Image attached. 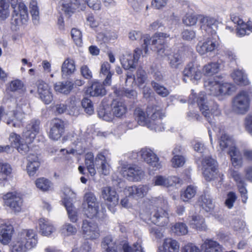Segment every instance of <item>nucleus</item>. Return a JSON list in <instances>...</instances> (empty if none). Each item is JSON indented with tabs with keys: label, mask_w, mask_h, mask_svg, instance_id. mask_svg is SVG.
<instances>
[{
	"label": "nucleus",
	"mask_w": 252,
	"mask_h": 252,
	"mask_svg": "<svg viewBox=\"0 0 252 252\" xmlns=\"http://www.w3.org/2000/svg\"><path fill=\"white\" fill-rule=\"evenodd\" d=\"M134 115L140 125L145 126L155 131H161L164 129L161 122L163 116L160 109L156 106H148L146 112L140 108H136Z\"/></svg>",
	"instance_id": "nucleus-1"
},
{
	"label": "nucleus",
	"mask_w": 252,
	"mask_h": 252,
	"mask_svg": "<svg viewBox=\"0 0 252 252\" xmlns=\"http://www.w3.org/2000/svg\"><path fill=\"white\" fill-rule=\"evenodd\" d=\"M84 210L87 219L83 220L82 229L86 239H93L94 235V195L88 192L84 197Z\"/></svg>",
	"instance_id": "nucleus-2"
},
{
	"label": "nucleus",
	"mask_w": 252,
	"mask_h": 252,
	"mask_svg": "<svg viewBox=\"0 0 252 252\" xmlns=\"http://www.w3.org/2000/svg\"><path fill=\"white\" fill-rule=\"evenodd\" d=\"M218 143L221 151L228 150L227 153L231 157L232 165L234 167L241 166L242 158L233 139L225 133H222L218 139Z\"/></svg>",
	"instance_id": "nucleus-3"
},
{
	"label": "nucleus",
	"mask_w": 252,
	"mask_h": 252,
	"mask_svg": "<svg viewBox=\"0 0 252 252\" xmlns=\"http://www.w3.org/2000/svg\"><path fill=\"white\" fill-rule=\"evenodd\" d=\"M191 91V94L189 96V102L191 104H193L195 102L197 103L200 110L213 127L214 122L212 121L211 117H214V116H219L220 114V110L219 108L218 105H215L210 111L208 106L206 104L205 94L203 93H201L196 96L195 93H194V91L192 90Z\"/></svg>",
	"instance_id": "nucleus-4"
},
{
	"label": "nucleus",
	"mask_w": 252,
	"mask_h": 252,
	"mask_svg": "<svg viewBox=\"0 0 252 252\" xmlns=\"http://www.w3.org/2000/svg\"><path fill=\"white\" fill-rule=\"evenodd\" d=\"M30 104L27 100L24 99L20 101L15 109L7 116L5 119L6 124L13 127L22 126L25 116L30 111Z\"/></svg>",
	"instance_id": "nucleus-5"
},
{
	"label": "nucleus",
	"mask_w": 252,
	"mask_h": 252,
	"mask_svg": "<svg viewBox=\"0 0 252 252\" xmlns=\"http://www.w3.org/2000/svg\"><path fill=\"white\" fill-rule=\"evenodd\" d=\"M169 35L167 33L159 32L156 33L152 37L146 34L144 36V43L142 45L145 55L148 53L149 46H151L152 50L156 51L161 56L166 55L164 53V39L169 37Z\"/></svg>",
	"instance_id": "nucleus-6"
},
{
	"label": "nucleus",
	"mask_w": 252,
	"mask_h": 252,
	"mask_svg": "<svg viewBox=\"0 0 252 252\" xmlns=\"http://www.w3.org/2000/svg\"><path fill=\"white\" fill-rule=\"evenodd\" d=\"M155 206L151 213L152 222L157 225L163 226L168 223V213L166 210L167 201L162 198L156 199Z\"/></svg>",
	"instance_id": "nucleus-7"
},
{
	"label": "nucleus",
	"mask_w": 252,
	"mask_h": 252,
	"mask_svg": "<svg viewBox=\"0 0 252 252\" xmlns=\"http://www.w3.org/2000/svg\"><path fill=\"white\" fill-rule=\"evenodd\" d=\"M11 4L13 13L11 19V24L15 29L25 24L28 20V9L22 1L12 0Z\"/></svg>",
	"instance_id": "nucleus-8"
},
{
	"label": "nucleus",
	"mask_w": 252,
	"mask_h": 252,
	"mask_svg": "<svg viewBox=\"0 0 252 252\" xmlns=\"http://www.w3.org/2000/svg\"><path fill=\"white\" fill-rule=\"evenodd\" d=\"M250 98L248 93L241 91L234 97L232 109L237 113L244 114L248 110Z\"/></svg>",
	"instance_id": "nucleus-9"
},
{
	"label": "nucleus",
	"mask_w": 252,
	"mask_h": 252,
	"mask_svg": "<svg viewBox=\"0 0 252 252\" xmlns=\"http://www.w3.org/2000/svg\"><path fill=\"white\" fill-rule=\"evenodd\" d=\"M145 56L144 51L140 48H136L134 50L133 55L130 53H126L123 55L120 58V61L122 65L125 69H134L136 68L137 63L141 55Z\"/></svg>",
	"instance_id": "nucleus-10"
},
{
	"label": "nucleus",
	"mask_w": 252,
	"mask_h": 252,
	"mask_svg": "<svg viewBox=\"0 0 252 252\" xmlns=\"http://www.w3.org/2000/svg\"><path fill=\"white\" fill-rule=\"evenodd\" d=\"M4 204L15 212L21 211L23 199L20 194L16 192H10L2 196Z\"/></svg>",
	"instance_id": "nucleus-11"
},
{
	"label": "nucleus",
	"mask_w": 252,
	"mask_h": 252,
	"mask_svg": "<svg viewBox=\"0 0 252 252\" xmlns=\"http://www.w3.org/2000/svg\"><path fill=\"white\" fill-rule=\"evenodd\" d=\"M64 194L66 197L63 200V203L67 212L69 220L72 222H75L78 220L77 211L74 207L70 199L75 198L76 194L69 188H66L64 189Z\"/></svg>",
	"instance_id": "nucleus-12"
},
{
	"label": "nucleus",
	"mask_w": 252,
	"mask_h": 252,
	"mask_svg": "<svg viewBox=\"0 0 252 252\" xmlns=\"http://www.w3.org/2000/svg\"><path fill=\"white\" fill-rule=\"evenodd\" d=\"M37 93L40 99L45 104L50 103L53 99L51 89L48 84L39 80L36 82Z\"/></svg>",
	"instance_id": "nucleus-13"
},
{
	"label": "nucleus",
	"mask_w": 252,
	"mask_h": 252,
	"mask_svg": "<svg viewBox=\"0 0 252 252\" xmlns=\"http://www.w3.org/2000/svg\"><path fill=\"white\" fill-rule=\"evenodd\" d=\"M140 154L141 158L150 166L159 169L161 168L159 159L157 155L151 149L144 148L141 150Z\"/></svg>",
	"instance_id": "nucleus-14"
},
{
	"label": "nucleus",
	"mask_w": 252,
	"mask_h": 252,
	"mask_svg": "<svg viewBox=\"0 0 252 252\" xmlns=\"http://www.w3.org/2000/svg\"><path fill=\"white\" fill-rule=\"evenodd\" d=\"M121 172L124 177L133 181H139L144 175V172L141 168L135 165L124 167Z\"/></svg>",
	"instance_id": "nucleus-15"
},
{
	"label": "nucleus",
	"mask_w": 252,
	"mask_h": 252,
	"mask_svg": "<svg viewBox=\"0 0 252 252\" xmlns=\"http://www.w3.org/2000/svg\"><path fill=\"white\" fill-rule=\"evenodd\" d=\"M199 22L202 30L206 31L211 35L216 33L219 24V21L216 19L211 16L201 15L199 16Z\"/></svg>",
	"instance_id": "nucleus-16"
},
{
	"label": "nucleus",
	"mask_w": 252,
	"mask_h": 252,
	"mask_svg": "<svg viewBox=\"0 0 252 252\" xmlns=\"http://www.w3.org/2000/svg\"><path fill=\"white\" fill-rule=\"evenodd\" d=\"M82 4H83V0H76L73 3L69 0H65L60 2L61 10L68 17L75 11V10L77 9L83 10L84 6Z\"/></svg>",
	"instance_id": "nucleus-17"
},
{
	"label": "nucleus",
	"mask_w": 252,
	"mask_h": 252,
	"mask_svg": "<svg viewBox=\"0 0 252 252\" xmlns=\"http://www.w3.org/2000/svg\"><path fill=\"white\" fill-rule=\"evenodd\" d=\"M64 122L61 119H55L53 121L49 136L53 140H58L62 136L64 130Z\"/></svg>",
	"instance_id": "nucleus-18"
},
{
	"label": "nucleus",
	"mask_w": 252,
	"mask_h": 252,
	"mask_svg": "<svg viewBox=\"0 0 252 252\" xmlns=\"http://www.w3.org/2000/svg\"><path fill=\"white\" fill-rule=\"evenodd\" d=\"M20 240L24 241V243L29 247V249L33 248L37 244V236L32 229L23 230L17 236Z\"/></svg>",
	"instance_id": "nucleus-19"
},
{
	"label": "nucleus",
	"mask_w": 252,
	"mask_h": 252,
	"mask_svg": "<svg viewBox=\"0 0 252 252\" xmlns=\"http://www.w3.org/2000/svg\"><path fill=\"white\" fill-rule=\"evenodd\" d=\"M183 74L190 80H198L202 77L200 65L196 63H189L185 68Z\"/></svg>",
	"instance_id": "nucleus-20"
},
{
	"label": "nucleus",
	"mask_w": 252,
	"mask_h": 252,
	"mask_svg": "<svg viewBox=\"0 0 252 252\" xmlns=\"http://www.w3.org/2000/svg\"><path fill=\"white\" fill-rule=\"evenodd\" d=\"M149 190L147 185L132 186L127 187L125 189V192L128 196H131L135 199L143 197Z\"/></svg>",
	"instance_id": "nucleus-21"
},
{
	"label": "nucleus",
	"mask_w": 252,
	"mask_h": 252,
	"mask_svg": "<svg viewBox=\"0 0 252 252\" xmlns=\"http://www.w3.org/2000/svg\"><path fill=\"white\" fill-rule=\"evenodd\" d=\"M40 121L38 120L32 119L27 125L26 131L24 132V137L27 142H32L38 133L39 130Z\"/></svg>",
	"instance_id": "nucleus-22"
},
{
	"label": "nucleus",
	"mask_w": 252,
	"mask_h": 252,
	"mask_svg": "<svg viewBox=\"0 0 252 252\" xmlns=\"http://www.w3.org/2000/svg\"><path fill=\"white\" fill-rule=\"evenodd\" d=\"M181 179L176 176L165 177L162 176H157L154 180L155 186H160L165 187L173 186L181 183Z\"/></svg>",
	"instance_id": "nucleus-23"
},
{
	"label": "nucleus",
	"mask_w": 252,
	"mask_h": 252,
	"mask_svg": "<svg viewBox=\"0 0 252 252\" xmlns=\"http://www.w3.org/2000/svg\"><path fill=\"white\" fill-rule=\"evenodd\" d=\"M101 197L106 201L115 205L118 203L119 196L115 189L109 186L101 189Z\"/></svg>",
	"instance_id": "nucleus-24"
},
{
	"label": "nucleus",
	"mask_w": 252,
	"mask_h": 252,
	"mask_svg": "<svg viewBox=\"0 0 252 252\" xmlns=\"http://www.w3.org/2000/svg\"><path fill=\"white\" fill-rule=\"evenodd\" d=\"M218 43L212 38H208L203 42H199L197 47V52L201 55L214 51L218 46Z\"/></svg>",
	"instance_id": "nucleus-25"
},
{
	"label": "nucleus",
	"mask_w": 252,
	"mask_h": 252,
	"mask_svg": "<svg viewBox=\"0 0 252 252\" xmlns=\"http://www.w3.org/2000/svg\"><path fill=\"white\" fill-rule=\"evenodd\" d=\"M14 228L10 224L0 226V242L3 245H7L11 241Z\"/></svg>",
	"instance_id": "nucleus-26"
},
{
	"label": "nucleus",
	"mask_w": 252,
	"mask_h": 252,
	"mask_svg": "<svg viewBox=\"0 0 252 252\" xmlns=\"http://www.w3.org/2000/svg\"><path fill=\"white\" fill-rule=\"evenodd\" d=\"M27 170L30 176H34L38 169L40 163L38 157L33 154H30L27 157Z\"/></svg>",
	"instance_id": "nucleus-27"
},
{
	"label": "nucleus",
	"mask_w": 252,
	"mask_h": 252,
	"mask_svg": "<svg viewBox=\"0 0 252 252\" xmlns=\"http://www.w3.org/2000/svg\"><path fill=\"white\" fill-rule=\"evenodd\" d=\"M202 252H223V248L217 241L206 239L201 246Z\"/></svg>",
	"instance_id": "nucleus-28"
},
{
	"label": "nucleus",
	"mask_w": 252,
	"mask_h": 252,
	"mask_svg": "<svg viewBox=\"0 0 252 252\" xmlns=\"http://www.w3.org/2000/svg\"><path fill=\"white\" fill-rule=\"evenodd\" d=\"M95 164L97 169L100 176H106L110 173V167L106 162L105 157L101 154H98L95 158Z\"/></svg>",
	"instance_id": "nucleus-29"
},
{
	"label": "nucleus",
	"mask_w": 252,
	"mask_h": 252,
	"mask_svg": "<svg viewBox=\"0 0 252 252\" xmlns=\"http://www.w3.org/2000/svg\"><path fill=\"white\" fill-rule=\"evenodd\" d=\"M126 111V107L123 101L119 99H115L111 103V113L114 116L120 117Z\"/></svg>",
	"instance_id": "nucleus-30"
},
{
	"label": "nucleus",
	"mask_w": 252,
	"mask_h": 252,
	"mask_svg": "<svg viewBox=\"0 0 252 252\" xmlns=\"http://www.w3.org/2000/svg\"><path fill=\"white\" fill-rule=\"evenodd\" d=\"M189 222L191 227L198 231H206L207 226L204 218L200 215H193L189 217Z\"/></svg>",
	"instance_id": "nucleus-31"
},
{
	"label": "nucleus",
	"mask_w": 252,
	"mask_h": 252,
	"mask_svg": "<svg viewBox=\"0 0 252 252\" xmlns=\"http://www.w3.org/2000/svg\"><path fill=\"white\" fill-rule=\"evenodd\" d=\"M180 245L175 240L166 238L164 240L162 247L159 249L158 252H179Z\"/></svg>",
	"instance_id": "nucleus-32"
},
{
	"label": "nucleus",
	"mask_w": 252,
	"mask_h": 252,
	"mask_svg": "<svg viewBox=\"0 0 252 252\" xmlns=\"http://www.w3.org/2000/svg\"><path fill=\"white\" fill-rule=\"evenodd\" d=\"M12 172L11 166L0 160V186L4 187L8 182V177Z\"/></svg>",
	"instance_id": "nucleus-33"
},
{
	"label": "nucleus",
	"mask_w": 252,
	"mask_h": 252,
	"mask_svg": "<svg viewBox=\"0 0 252 252\" xmlns=\"http://www.w3.org/2000/svg\"><path fill=\"white\" fill-rule=\"evenodd\" d=\"M110 64L107 62L103 63L100 67L99 75L101 77H105L103 84L105 85H110L111 83V77L113 72L110 71Z\"/></svg>",
	"instance_id": "nucleus-34"
},
{
	"label": "nucleus",
	"mask_w": 252,
	"mask_h": 252,
	"mask_svg": "<svg viewBox=\"0 0 252 252\" xmlns=\"http://www.w3.org/2000/svg\"><path fill=\"white\" fill-rule=\"evenodd\" d=\"M74 83L69 80L58 82L54 85L56 92L64 94H69L73 88Z\"/></svg>",
	"instance_id": "nucleus-35"
},
{
	"label": "nucleus",
	"mask_w": 252,
	"mask_h": 252,
	"mask_svg": "<svg viewBox=\"0 0 252 252\" xmlns=\"http://www.w3.org/2000/svg\"><path fill=\"white\" fill-rule=\"evenodd\" d=\"M40 231L45 236L50 235L55 230L51 222L46 219L41 218L38 220Z\"/></svg>",
	"instance_id": "nucleus-36"
},
{
	"label": "nucleus",
	"mask_w": 252,
	"mask_h": 252,
	"mask_svg": "<svg viewBox=\"0 0 252 252\" xmlns=\"http://www.w3.org/2000/svg\"><path fill=\"white\" fill-rule=\"evenodd\" d=\"M62 76H68L72 74L75 70L74 62L73 60L67 58L63 63L62 66Z\"/></svg>",
	"instance_id": "nucleus-37"
},
{
	"label": "nucleus",
	"mask_w": 252,
	"mask_h": 252,
	"mask_svg": "<svg viewBox=\"0 0 252 252\" xmlns=\"http://www.w3.org/2000/svg\"><path fill=\"white\" fill-rule=\"evenodd\" d=\"M98 116L106 121H110L113 118V115L108 105H100L97 110Z\"/></svg>",
	"instance_id": "nucleus-38"
},
{
	"label": "nucleus",
	"mask_w": 252,
	"mask_h": 252,
	"mask_svg": "<svg viewBox=\"0 0 252 252\" xmlns=\"http://www.w3.org/2000/svg\"><path fill=\"white\" fill-rule=\"evenodd\" d=\"M204 86L207 90L210 92V94L214 96H219L220 83L218 82L210 79L205 82Z\"/></svg>",
	"instance_id": "nucleus-39"
},
{
	"label": "nucleus",
	"mask_w": 252,
	"mask_h": 252,
	"mask_svg": "<svg viewBox=\"0 0 252 252\" xmlns=\"http://www.w3.org/2000/svg\"><path fill=\"white\" fill-rule=\"evenodd\" d=\"M168 56V61L170 67L172 69H177L182 63V58L178 52L172 53Z\"/></svg>",
	"instance_id": "nucleus-40"
},
{
	"label": "nucleus",
	"mask_w": 252,
	"mask_h": 252,
	"mask_svg": "<svg viewBox=\"0 0 252 252\" xmlns=\"http://www.w3.org/2000/svg\"><path fill=\"white\" fill-rule=\"evenodd\" d=\"M235 82L239 85H247L249 81L246 75L240 70H236L231 74Z\"/></svg>",
	"instance_id": "nucleus-41"
},
{
	"label": "nucleus",
	"mask_w": 252,
	"mask_h": 252,
	"mask_svg": "<svg viewBox=\"0 0 252 252\" xmlns=\"http://www.w3.org/2000/svg\"><path fill=\"white\" fill-rule=\"evenodd\" d=\"M103 252H117L116 245L111 236L104 238L102 242Z\"/></svg>",
	"instance_id": "nucleus-42"
},
{
	"label": "nucleus",
	"mask_w": 252,
	"mask_h": 252,
	"mask_svg": "<svg viewBox=\"0 0 252 252\" xmlns=\"http://www.w3.org/2000/svg\"><path fill=\"white\" fill-rule=\"evenodd\" d=\"M200 199V205L205 211L208 212L213 210L214 203L209 195H202Z\"/></svg>",
	"instance_id": "nucleus-43"
},
{
	"label": "nucleus",
	"mask_w": 252,
	"mask_h": 252,
	"mask_svg": "<svg viewBox=\"0 0 252 252\" xmlns=\"http://www.w3.org/2000/svg\"><path fill=\"white\" fill-rule=\"evenodd\" d=\"M196 193V188L192 186H189L186 189L181 192V198L184 201H188L193 198Z\"/></svg>",
	"instance_id": "nucleus-44"
},
{
	"label": "nucleus",
	"mask_w": 252,
	"mask_h": 252,
	"mask_svg": "<svg viewBox=\"0 0 252 252\" xmlns=\"http://www.w3.org/2000/svg\"><path fill=\"white\" fill-rule=\"evenodd\" d=\"M220 68V65L218 63H211L204 65L203 70L204 75L211 76L218 73Z\"/></svg>",
	"instance_id": "nucleus-45"
},
{
	"label": "nucleus",
	"mask_w": 252,
	"mask_h": 252,
	"mask_svg": "<svg viewBox=\"0 0 252 252\" xmlns=\"http://www.w3.org/2000/svg\"><path fill=\"white\" fill-rule=\"evenodd\" d=\"M30 13L32 16L33 22L34 24H37L39 22V7L37 2L35 0H32L30 3Z\"/></svg>",
	"instance_id": "nucleus-46"
},
{
	"label": "nucleus",
	"mask_w": 252,
	"mask_h": 252,
	"mask_svg": "<svg viewBox=\"0 0 252 252\" xmlns=\"http://www.w3.org/2000/svg\"><path fill=\"white\" fill-rule=\"evenodd\" d=\"M29 247L24 243V241L20 240L18 237L13 242L12 252H26L27 250H30Z\"/></svg>",
	"instance_id": "nucleus-47"
},
{
	"label": "nucleus",
	"mask_w": 252,
	"mask_h": 252,
	"mask_svg": "<svg viewBox=\"0 0 252 252\" xmlns=\"http://www.w3.org/2000/svg\"><path fill=\"white\" fill-rule=\"evenodd\" d=\"M9 0H0V18L4 20L10 14Z\"/></svg>",
	"instance_id": "nucleus-48"
},
{
	"label": "nucleus",
	"mask_w": 252,
	"mask_h": 252,
	"mask_svg": "<svg viewBox=\"0 0 252 252\" xmlns=\"http://www.w3.org/2000/svg\"><path fill=\"white\" fill-rule=\"evenodd\" d=\"M85 164L90 175H94V155L92 153H88L85 156Z\"/></svg>",
	"instance_id": "nucleus-49"
},
{
	"label": "nucleus",
	"mask_w": 252,
	"mask_h": 252,
	"mask_svg": "<svg viewBox=\"0 0 252 252\" xmlns=\"http://www.w3.org/2000/svg\"><path fill=\"white\" fill-rule=\"evenodd\" d=\"M172 229L175 234L179 236L184 235L188 232L187 226L183 222L176 223Z\"/></svg>",
	"instance_id": "nucleus-50"
},
{
	"label": "nucleus",
	"mask_w": 252,
	"mask_h": 252,
	"mask_svg": "<svg viewBox=\"0 0 252 252\" xmlns=\"http://www.w3.org/2000/svg\"><path fill=\"white\" fill-rule=\"evenodd\" d=\"M152 86L156 93L162 97H166L169 94V91L163 86L153 81Z\"/></svg>",
	"instance_id": "nucleus-51"
},
{
	"label": "nucleus",
	"mask_w": 252,
	"mask_h": 252,
	"mask_svg": "<svg viewBox=\"0 0 252 252\" xmlns=\"http://www.w3.org/2000/svg\"><path fill=\"white\" fill-rule=\"evenodd\" d=\"M35 185L39 189L45 191L49 189L51 183L48 179L44 178H40L36 180Z\"/></svg>",
	"instance_id": "nucleus-52"
},
{
	"label": "nucleus",
	"mask_w": 252,
	"mask_h": 252,
	"mask_svg": "<svg viewBox=\"0 0 252 252\" xmlns=\"http://www.w3.org/2000/svg\"><path fill=\"white\" fill-rule=\"evenodd\" d=\"M77 232V229L71 224L68 223H64L61 228V232L64 236H69L75 234Z\"/></svg>",
	"instance_id": "nucleus-53"
},
{
	"label": "nucleus",
	"mask_w": 252,
	"mask_h": 252,
	"mask_svg": "<svg viewBox=\"0 0 252 252\" xmlns=\"http://www.w3.org/2000/svg\"><path fill=\"white\" fill-rule=\"evenodd\" d=\"M71 35L75 44L81 46L82 44V34L81 32L76 28H73L71 31Z\"/></svg>",
	"instance_id": "nucleus-54"
},
{
	"label": "nucleus",
	"mask_w": 252,
	"mask_h": 252,
	"mask_svg": "<svg viewBox=\"0 0 252 252\" xmlns=\"http://www.w3.org/2000/svg\"><path fill=\"white\" fill-rule=\"evenodd\" d=\"M123 249L124 252H145L142 247L141 241L133 244L132 247L125 244L123 246Z\"/></svg>",
	"instance_id": "nucleus-55"
},
{
	"label": "nucleus",
	"mask_w": 252,
	"mask_h": 252,
	"mask_svg": "<svg viewBox=\"0 0 252 252\" xmlns=\"http://www.w3.org/2000/svg\"><path fill=\"white\" fill-rule=\"evenodd\" d=\"M235 87L227 83L220 84V89L219 90V96L226 94H230L232 92L234 91Z\"/></svg>",
	"instance_id": "nucleus-56"
},
{
	"label": "nucleus",
	"mask_w": 252,
	"mask_h": 252,
	"mask_svg": "<svg viewBox=\"0 0 252 252\" xmlns=\"http://www.w3.org/2000/svg\"><path fill=\"white\" fill-rule=\"evenodd\" d=\"M198 18L195 15L187 13L183 18V23L187 26L195 25L197 21Z\"/></svg>",
	"instance_id": "nucleus-57"
},
{
	"label": "nucleus",
	"mask_w": 252,
	"mask_h": 252,
	"mask_svg": "<svg viewBox=\"0 0 252 252\" xmlns=\"http://www.w3.org/2000/svg\"><path fill=\"white\" fill-rule=\"evenodd\" d=\"M203 174L205 179L207 181H210L216 178L217 169L216 167L204 169H203Z\"/></svg>",
	"instance_id": "nucleus-58"
},
{
	"label": "nucleus",
	"mask_w": 252,
	"mask_h": 252,
	"mask_svg": "<svg viewBox=\"0 0 252 252\" xmlns=\"http://www.w3.org/2000/svg\"><path fill=\"white\" fill-rule=\"evenodd\" d=\"M130 4L136 12H140L146 4V0H130Z\"/></svg>",
	"instance_id": "nucleus-59"
},
{
	"label": "nucleus",
	"mask_w": 252,
	"mask_h": 252,
	"mask_svg": "<svg viewBox=\"0 0 252 252\" xmlns=\"http://www.w3.org/2000/svg\"><path fill=\"white\" fill-rule=\"evenodd\" d=\"M185 162L186 159L184 157L180 155L174 156L171 159L172 166L174 168L183 166Z\"/></svg>",
	"instance_id": "nucleus-60"
},
{
	"label": "nucleus",
	"mask_w": 252,
	"mask_h": 252,
	"mask_svg": "<svg viewBox=\"0 0 252 252\" xmlns=\"http://www.w3.org/2000/svg\"><path fill=\"white\" fill-rule=\"evenodd\" d=\"M203 169L216 167V161L210 157H206L202 160Z\"/></svg>",
	"instance_id": "nucleus-61"
},
{
	"label": "nucleus",
	"mask_w": 252,
	"mask_h": 252,
	"mask_svg": "<svg viewBox=\"0 0 252 252\" xmlns=\"http://www.w3.org/2000/svg\"><path fill=\"white\" fill-rule=\"evenodd\" d=\"M82 105L87 113L89 115L93 114V104L90 99L87 97L84 98L82 101Z\"/></svg>",
	"instance_id": "nucleus-62"
},
{
	"label": "nucleus",
	"mask_w": 252,
	"mask_h": 252,
	"mask_svg": "<svg viewBox=\"0 0 252 252\" xmlns=\"http://www.w3.org/2000/svg\"><path fill=\"white\" fill-rule=\"evenodd\" d=\"M182 38L186 41H191L196 37L195 32L193 30L185 29L181 33Z\"/></svg>",
	"instance_id": "nucleus-63"
},
{
	"label": "nucleus",
	"mask_w": 252,
	"mask_h": 252,
	"mask_svg": "<svg viewBox=\"0 0 252 252\" xmlns=\"http://www.w3.org/2000/svg\"><path fill=\"white\" fill-rule=\"evenodd\" d=\"M23 87V82L19 79H16L10 83L8 89L11 92H16L21 90Z\"/></svg>",
	"instance_id": "nucleus-64"
}]
</instances>
